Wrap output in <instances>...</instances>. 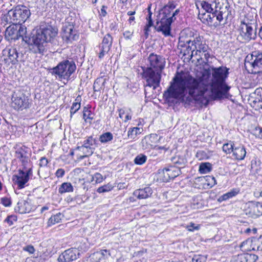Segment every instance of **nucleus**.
<instances>
[{
    "instance_id": "27",
    "label": "nucleus",
    "mask_w": 262,
    "mask_h": 262,
    "mask_svg": "<svg viewBox=\"0 0 262 262\" xmlns=\"http://www.w3.org/2000/svg\"><path fill=\"white\" fill-rule=\"evenodd\" d=\"M73 187L70 183L64 182L59 187L58 192L63 194L66 192H73Z\"/></svg>"
},
{
    "instance_id": "51",
    "label": "nucleus",
    "mask_w": 262,
    "mask_h": 262,
    "mask_svg": "<svg viewBox=\"0 0 262 262\" xmlns=\"http://www.w3.org/2000/svg\"><path fill=\"white\" fill-rule=\"evenodd\" d=\"M93 179L96 183H100L103 180L102 176L99 173H96L93 177Z\"/></svg>"
},
{
    "instance_id": "56",
    "label": "nucleus",
    "mask_w": 262,
    "mask_h": 262,
    "mask_svg": "<svg viewBox=\"0 0 262 262\" xmlns=\"http://www.w3.org/2000/svg\"><path fill=\"white\" fill-rule=\"evenodd\" d=\"M48 163V159L45 157H41L39 160V166L40 167H45L47 166V164Z\"/></svg>"
},
{
    "instance_id": "12",
    "label": "nucleus",
    "mask_w": 262,
    "mask_h": 262,
    "mask_svg": "<svg viewBox=\"0 0 262 262\" xmlns=\"http://www.w3.org/2000/svg\"><path fill=\"white\" fill-rule=\"evenodd\" d=\"M180 12L179 9H177L172 14V16L168 18H162L160 21L157 20L155 29L158 32H162L165 36L170 35L171 25L173 21V17L177 15Z\"/></svg>"
},
{
    "instance_id": "18",
    "label": "nucleus",
    "mask_w": 262,
    "mask_h": 262,
    "mask_svg": "<svg viewBox=\"0 0 262 262\" xmlns=\"http://www.w3.org/2000/svg\"><path fill=\"white\" fill-rule=\"evenodd\" d=\"M32 171L31 168L26 171L23 170H19L18 175L16 176V180L15 184H16L19 189L23 188L25 184L29 180V176L32 174Z\"/></svg>"
},
{
    "instance_id": "48",
    "label": "nucleus",
    "mask_w": 262,
    "mask_h": 262,
    "mask_svg": "<svg viewBox=\"0 0 262 262\" xmlns=\"http://www.w3.org/2000/svg\"><path fill=\"white\" fill-rule=\"evenodd\" d=\"M186 229L188 231L193 232L194 230H199L200 229V225H195L193 223H190L189 225L186 226Z\"/></svg>"
},
{
    "instance_id": "36",
    "label": "nucleus",
    "mask_w": 262,
    "mask_h": 262,
    "mask_svg": "<svg viewBox=\"0 0 262 262\" xmlns=\"http://www.w3.org/2000/svg\"><path fill=\"white\" fill-rule=\"evenodd\" d=\"M94 115L91 111L86 107H84L83 110V118L85 121H89L90 123L94 119Z\"/></svg>"
},
{
    "instance_id": "26",
    "label": "nucleus",
    "mask_w": 262,
    "mask_h": 262,
    "mask_svg": "<svg viewBox=\"0 0 262 262\" xmlns=\"http://www.w3.org/2000/svg\"><path fill=\"white\" fill-rule=\"evenodd\" d=\"M239 192L238 188H234L230 190L228 192L222 195L219 199L220 201H226L233 196H236Z\"/></svg>"
},
{
    "instance_id": "10",
    "label": "nucleus",
    "mask_w": 262,
    "mask_h": 262,
    "mask_svg": "<svg viewBox=\"0 0 262 262\" xmlns=\"http://www.w3.org/2000/svg\"><path fill=\"white\" fill-rule=\"evenodd\" d=\"M161 72L150 68H146L144 70L143 76L146 81V86H152L154 89L159 86L161 79Z\"/></svg>"
},
{
    "instance_id": "20",
    "label": "nucleus",
    "mask_w": 262,
    "mask_h": 262,
    "mask_svg": "<svg viewBox=\"0 0 262 262\" xmlns=\"http://www.w3.org/2000/svg\"><path fill=\"white\" fill-rule=\"evenodd\" d=\"M30 150L25 146H22L16 149L15 157L19 159L23 165H25L29 161Z\"/></svg>"
},
{
    "instance_id": "9",
    "label": "nucleus",
    "mask_w": 262,
    "mask_h": 262,
    "mask_svg": "<svg viewBox=\"0 0 262 262\" xmlns=\"http://www.w3.org/2000/svg\"><path fill=\"white\" fill-rule=\"evenodd\" d=\"M255 23H249L247 20L241 22L238 39L243 42H247L256 38V31L253 29Z\"/></svg>"
},
{
    "instance_id": "31",
    "label": "nucleus",
    "mask_w": 262,
    "mask_h": 262,
    "mask_svg": "<svg viewBox=\"0 0 262 262\" xmlns=\"http://www.w3.org/2000/svg\"><path fill=\"white\" fill-rule=\"evenodd\" d=\"M151 135L145 137L141 141L142 147L144 149H149L153 148L154 145L151 143Z\"/></svg>"
},
{
    "instance_id": "21",
    "label": "nucleus",
    "mask_w": 262,
    "mask_h": 262,
    "mask_svg": "<svg viewBox=\"0 0 262 262\" xmlns=\"http://www.w3.org/2000/svg\"><path fill=\"white\" fill-rule=\"evenodd\" d=\"M15 212H17L20 214H24L30 212L33 210V207L30 201L28 200H20L17 206L15 207Z\"/></svg>"
},
{
    "instance_id": "3",
    "label": "nucleus",
    "mask_w": 262,
    "mask_h": 262,
    "mask_svg": "<svg viewBox=\"0 0 262 262\" xmlns=\"http://www.w3.org/2000/svg\"><path fill=\"white\" fill-rule=\"evenodd\" d=\"M191 42V47L188 45L187 50L190 49L191 50V57L196 55L199 57L198 60H202L205 58L204 62L207 63L208 59L210 57L211 49L209 46L203 40L202 36H198L194 38L193 40H190L186 41V43L189 45Z\"/></svg>"
},
{
    "instance_id": "5",
    "label": "nucleus",
    "mask_w": 262,
    "mask_h": 262,
    "mask_svg": "<svg viewBox=\"0 0 262 262\" xmlns=\"http://www.w3.org/2000/svg\"><path fill=\"white\" fill-rule=\"evenodd\" d=\"M30 14V10L26 6H17L9 10L6 15L3 16L2 20L9 24H20L25 23Z\"/></svg>"
},
{
    "instance_id": "43",
    "label": "nucleus",
    "mask_w": 262,
    "mask_h": 262,
    "mask_svg": "<svg viewBox=\"0 0 262 262\" xmlns=\"http://www.w3.org/2000/svg\"><path fill=\"white\" fill-rule=\"evenodd\" d=\"M227 8V5L225 6V8H223V9H217L216 12H214L215 13V18L217 20L219 23L221 22V21L223 19V10L224 9H226Z\"/></svg>"
},
{
    "instance_id": "7",
    "label": "nucleus",
    "mask_w": 262,
    "mask_h": 262,
    "mask_svg": "<svg viewBox=\"0 0 262 262\" xmlns=\"http://www.w3.org/2000/svg\"><path fill=\"white\" fill-rule=\"evenodd\" d=\"M245 66L252 74L262 73V52H253L245 58Z\"/></svg>"
},
{
    "instance_id": "40",
    "label": "nucleus",
    "mask_w": 262,
    "mask_h": 262,
    "mask_svg": "<svg viewBox=\"0 0 262 262\" xmlns=\"http://www.w3.org/2000/svg\"><path fill=\"white\" fill-rule=\"evenodd\" d=\"M205 182L204 185H207L209 187H212L216 184L215 178L211 176H206L203 178Z\"/></svg>"
},
{
    "instance_id": "38",
    "label": "nucleus",
    "mask_w": 262,
    "mask_h": 262,
    "mask_svg": "<svg viewBox=\"0 0 262 262\" xmlns=\"http://www.w3.org/2000/svg\"><path fill=\"white\" fill-rule=\"evenodd\" d=\"M113 139V134L110 132H106L100 136L99 140L102 143H106Z\"/></svg>"
},
{
    "instance_id": "29",
    "label": "nucleus",
    "mask_w": 262,
    "mask_h": 262,
    "mask_svg": "<svg viewBox=\"0 0 262 262\" xmlns=\"http://www.w3.org/2000/svg\"><path fill=\"white\" fill-rule=\"evenodd\" d=\"M110 256V252L107 250H101L92 255L93 258L98 259V260L105 258Z\"/></svg>"
},
{
    "instance_id": "6",
    "label": "nucleus",
    "mask_w": 262,
    "mask_h": 262,
    "mask_svg": "<svg viewBox=\"0 0 262 262\" xmlns=\"http://www.w3.org/2000/svg\"><path fill=\"white\" fill-rule=\"evenodd\" d=\"M0 61L7 66L15 65L25 61L24 54L18 52L16 48L8 46L2 51Z\"/></svg>"
},
{
    "instance_id": "11",
    "label": "nucleus",
    "mask_w": 262,
    "mask_h": 262,
    "mask_svg": "<svg viewBox=\"0 0 262 262\" xmlns=\"http://www.w3.org/2000/svg\"><path fill=\"white\" fill-rule=\"evenodd\" d=\"M97 146V140L90 136L86 137L82 141L78 143L77 149L85 154L83 157H88L92 155Z\"/></svg>"
},
{
    "instance_id": "64",
    "label": "nucleus",
    "mask_w": 262,
    "mask_h": 262,
    "mask_svg": "<svg viewBox=\"0 0 262 262\" xmlns=\"http://www.w3.org/2000/svg\"><path fill=\"white\" fill-rule=\"evenodd\" d=\"M66 201L68 203H72L73 202H75L74 198H72L70 196L67 197Z\"/></svg>"
},
{
    "instance_id": "24",
    "label": "nucleus",
    "mask_w": 262,
    "mask_h": 262,
    "mask_svg": "<svg viewBox=\"0 0 262 262\" xmlns=\"http://www.w3.org/2000/svg\"><path fill=\"white\" fill-rule=\"evenodd\" d=\"M152 193V190L149 187L136 190L134 192V195L139 199H145L149 197Z\"/></svg>"
},
{
    "instance_id": "42",
    "label": "nucleus",
    "mask_w": 262,
    "mask_h": 262,
    "mask_svg": "<svg viewBox=\"0 0 262 262\" xmlns=\"http://www.w3.org/2000/svg\"><path fill=\"white\" fill-rule=\"evenodd\" d=\"M159 173L163 174V181L168 182L170 180H171L170 178V176H169V172H168V168L167 167L164 168L161 171L159 170Z\"/></svg>"
},
{
    "instance_id": "37",
    "label": "nucleus",
    "mask_w": 262,
    "mask_h": 262,
    "mask_svg": "<svg viewBox=\"0 0 262 262\" xmlns=\"http://www.w3.org/2000/svg\"><path fill=\"white\" fill-rule=\"evenodd\" d=\"M147 156L140 154L138 155L134 159V163L138 165H142L144 164L147 161Z\"/></svg>"
},
{
    "instance_id": "47",
    "label": "nucleus",
    "mask_w": 262,
    "mask_h": 262,
    "mask_svg": "<svg viewBox=\"0 0 262 262\" xmlns=\"http://www.w3.org/2000/svg\"><path fill=\"white\" fill-rule=\"evenodd\" d=\"M195 157L199 160H201L206 159L207 157V155L205 151L199 150L197 151Z\"/></svg>"
},
{
    "instance_id": "8",
    "label": "nucleus",
    "mask_w": 262,
    "mask_h": 262,
    "mask_svg": "<svg viewBox=\"0 0 262 262\" xmlns=\"http://www.w3.org/2000/svg\"><path fill=\"white\" fill-rule=\"evenodd\" d=\"M11 103V106L18 111H22L31 106L32 100L29 96H27L23 92L20 91L13 92Z\"/></svg>"
},
{
    "instance_id": "46",
    "label": "nucleus",
    "mask_w": 262,
    "mask_h": 262,
    "mask_svg": "<svg viewBox=\"0 0 262 262\" xmlns=\"http://www.w3.org/2000/svg\"><path fill=\"white\" fill-rule=\"evenodd\" d=\"M253 243L256 245V247H253V250L262 251V237L256 240Z\"/></svg>"
},
{
    "instance_id": "23",
    "label": "nucleus",
    "mask_w": 262,
    "mask_h": 262,
    "mask_svg": "<svg viewBox=\"0 0 262 262\" xmlns=\"http://www.w3.org/2000/svg\"><path fill=\"white\" fill-rule=\"evenodd\" d=\"M246 155V151L243 145L236 144L232 152V156L237 160H243Z\"/></svg>"
},
{
    "instance_id": "34",
    "label": "nucleus",
    "mask_w": 262,
    "mask_h": 262,
    "mask_svg": "<svg viewBox=\"0 0 262 262\" xmlns=\"http://www.w3.org/2000/svg\"><path fill=\"white\" fill-rule=\"evenodd\" d=\"M168 168V172H169V176H170V179H173L178 177L181 172L180 168L174 166H170Z\"/></svg>"
},
{
    "instance_id": "22",
    "label": "nucleus",
    "mask_w": 262,
    "mask_h": 262,
    "mask_svg": "<svg viewBox=\"0 0 262 262\" xmlns=\"http://www.w3.org/2000/svg\"><path fill=\"white\" fill-rule=\"evenodd\" d=\"M17 29V24H12L8 27L5 32V39L8 41L18 39Z\"/></svg>"
},
{
    "instance_id": "61",
    "label": "nucleus",
    "mask_w": 262,
    "mask_h": 262,
    "mask_svg": "<svg viewBox=\"0 0 262 262\" xmlns=\"http://www.w3.org/2000/svg\"><path fill=\"white\" fill-rule=\"evenodd\" d=\"M171 10L167 9L165 11L164 10V7L162 9V11H163V17L162 18H168L169 17L168 15H169Z\"/></svg>"
},
{
    "instance_id": "25",
    "label": "nucleus",
    "mask_w": 262,
    "mask_h": 262,
    "mask_svg": "<svg viewBox=\"0 0 262 262\" xmlns=\"http://www.w3.org/2000/svg\"><path fill=\"white\" fill-rule=\"evenodd\" d=\"M258 256L254 254L244 253L239 255L240 262H255Z\"/></svg>"
},
{
    "instance_id": "1",
    "label": "nucleus",
    "mask_w": 262,
    "mask_h": 262,
    "mask_svg": "<svg viewBox=\"0 0 262 262\" xmlns=\"http://www.w3.org/2000/svg\"><path fill=\"white\" fill-rule=\"evenodd\" d=\"M212 79L211 90L209 85L201 79H196L188 73L177 72L170 82L167 90L170 97L180 99L185 101V95L188 92L191 97L186 98V102L189 103L191 98L195 101H200L205 105H208L210 97L214 99L228 98L230 95L228 91L230 86L225 82L229 74V69L226 67L212 68Z\"/></svg>"
},
{
    "instance_id": "15",
    "label": "nucleus",
    "mask_w": 262,
    "mask_h": 262,
    "mask_svg": "<svg viewBox=\"0 0 262 262\" xmlns=\"http://www.w3.org/2000/svg\"><path fill=\"white\" fill-rule=\"evenodd\" d=\"M148 66L147 68H150L162 72L165 66V58L160 55L151 53L148 57Z\"/></svg>"
},
{
    "instance_id": "53",
    "label": "nucleus",
    "mask_w": 262,
    "mask_h": 262,
    "mask_svg": "<svg viewBox=\"0 0 262 262\" xmlns=\"http://www.w3.org/2000/svg\"><path fill=\"white\" fill-rule=\"evenodd\" d=\"M210 14H207V17H206V20L208 21V23H212L213 21V19L215 18V13L214 12H209Z\"/></svg>"
},
{
    "instance_id": "49",
    "label": "nucleus",
    "mask_w": 262,
    "mask_h": 262,
    "mask_svg": "<svg viewBox=\"0 0 262 262\" xmlns=\"http://www.w3.org/2000/svg\"><path fill=\"white\" fill-rule=\"evenodd\" d=\"M1 203L5 207H9L11 204V201L10 198L4 197L1 198Z\"/></svg>"
},
{
    "instance_id": "16",
    "label": "nucleus",
    "mask_w": 262,
    "mask_h": 262,
    "mask_svg": "<svg viewBox=\"0 0 262 262\" xmlns=\"http://www.w3.org/2000/svg\"><path fill=\"white\" fill-rule=\"evenodd\" d=\"M245 212L253 218L259 217L262 215V204L255 201L249 202L246 204Z\"/></svg>"
},
{
    "instance_id": "45",
    "label": "nucleus",
    "mask_w": 262,
    "mask_h": 262,
    "mask_svg": "<svg viewBox=\"0 0 262 262\" xmlns=\"http://www.w3.org/2000/svg\"><path fill=\"white\" fill-rule=\"evenodd\" d=\"M207 259V256L202 255H195L192 260L193 262H206Z\"/></svg>"
},
{
    "instance_id": "57",
    "label": "nucleus",
    "mask_w": 262,
    "mask_h": 262,
    "mask_svg": "<svg viewBox=\"0 0 262 262\" xmlns=\"http://www.w3.org/2000/svg\"><path fill=\"white\" fill-rule=\"evenodd\" d=\"M23 250L27 251L30 254H33L35 251V249L33 246L28 245L23 247Z\"/></svg>"
},
{
    "instance_id": "59",
    "label": "nucleus",
    "mask_w": 262,
    "mask_h": 262,
    "mask_svg": "<svg viewBox=\"0 0 262 262\" xmlns=\"http://www.w3.org/2000/svg\"><path fill=\"white\" fill-rule=\"evenodd\" d=\"M65 173V171L63 169L59 168L56 171L55 174L58 178H62Z\"/></svg>"
},
{
    "instance_id": "54",
    "label": "nucleus",
    "mask_w": 262,
    "mask_h": 262,
    "mask_svg": "<svg viewBox=\"0 0 262 262\" xmlns=\"http://www.w3.org/2000/svg\"><path fill=\"white\" fill-rule=\"evenodd\" d=\"M13 221H16V217L15 216H9L5 219V222H7L9 226L13 224Z\"/></svg>"
},
{
    "instance_id": "33",
    "label": "nucleus",
    "mask_w": 262,
    "mask_h": 262,
    "mask_svg": "<svg viewBox=\"0 0 262 262\" xmlns=\"http://www.w3.org/2000/svg\"><path fill=\"white\" fill-rule=\"evenodd\" d=\"M142 130V128L138 127L130 128L127 132V136L130 139H134L137 135L141 133Z\"/></svg>"
},
{
    "instance_id": "50",
    "label": "nucleus",
    "mask_w": 262,
    "mask_h": 262,
    "mask_svg": "<svg viewBox=\"0 0 262 262\" xmlns=\"http://www.w3.org/2000/svg\"><path fill=\"white\" fill-rule=\"evenodd\" d=\"M83 198L85 199V200H83L82 196L77 195L74 197L75 202L78 204H81L84 203L87 198H85L86 197L85 196H84Z\"/></svg>"
},
{
    "instance_id": "35",
    "label": "nucleus",
    "mask_w": 262,
    "mask_h": 262,
    "mask_svg": "<svg viewBox=\"0 0 262 262\" xmlns=\"http://www.w3.org/2000/svg\"><path fill=\"white\" fill-rule=\"evenodd\" d=\"M235 145L236 144L234 142L230 141L223 144L222 147L223 150L226 154H230L232 153Z\"/></svg>"
},
{
    "instance_id": "19",
    "label": "nucleus",
    "mask_w": 262,
    "mask_h": 262,
    "mask_svg": "<svg viewBox=\"0 0 262 262\" xmlns=\"http://www.w3.org/2000/svg\"><path fill=\"white\" fill-rule=\"evenodd\" d=\"M79 255V251L76 248H70L65 250L58 258L59 262H66L76 260Z\"/></svg>"
},
{
    "instance_id": "52",
    "label": "nucleus",
    "mask_w": 262,
    "mask_h": 262,
    "mask_svg": "<svg viewBox=\"0 0 262 262\" xmlns=\"http://www.w3.org/2000/svg\"><path fill=\"white\" fill-rule=\"evenodd\" d=\"M176 6L173 2H169L166 5L164 6V10L166 11L167 9L173 10Z\"/></svg>"
},
{
    "instance_id": "17",
    "label": "nucleus",
    "mask_w": 262,
    "mask_h": 262,
    "mask_svg": "<svg viewBox=\"0 0 262 262\" xmlns=\"http://www.w3.org/2000/svg\"><path fill=\"white\" fill-rule=\"evenodd\" d=\"M113 37L110 34H107L99 46V58L102 59L110 50L113 43Z\"/></svg>"
},
{
    "instance_id": "44",
    "label": "nucleus",
    "mask_w": 262,
    "mask_h": 262,
    "mask_svg": "<svg viewBox=\"0 0 262 262\" xmlns=\"http://www.w3.org/2000/svg\"><path fill=\"white\" fill-rule=\"evenodd\" d=\"M259 92V91L257 89L255 91L254 95L257 94V97H256L255 99L253 100V103L254 104L257 103V106L262 108V98L261 97V95L258 96Z\"/></svg>"
},
{
    "instance_id": "28",
    "label": "nucleus",
    "mask_w": 262,
    "mask_h": 262,
    "mask_svg": "<svg viewBox=\"0 0 262 262\" xmlns=\"http://www.w3.org/2000/svg\"><path fill=\"white\" fill-rule=\"evenodd\" d=\"M212 169V164L209 162L201 163L199 166V171L202 174L210 172Z\"/></svg>"
},
{
    "instance_id": "14",
    "label": "nucleus",
    "mask_w": 262,
    "mask_h": 262,
    "mask_svg": "<svg viewBox=\"0 0 262 262\" xmlns=\"http://www.w3.org/2000/svg\"><path fill=\"white\" fill-rule=\"evenodd\" d=\"M62 37L67 42H72L79 38V34L77 30L74 29V26L70 24H66L62 29Z\"/></svg>"
},
{
    "instance_id": "60",
    "label": "nucleus",
    "mask_w": 262,
    "mask_h": 262,
    "mask_svg": "<svg viewBox=\"0 0 262 262\" xmlns=\"http://www.w3.org/2000/svg\"><path fill=\"white\" fill-rule=\"evenodd\" d=\"M133 32L130 31H125L123 33V36L126 39H130L133 35Z\"/></svg>"
},
{
    "instance_id": "55",
    "label": "nucleus",
    "mask_w": 262,
    "mask_h": 262,
    "mask_svg": "<svg viewBox=\"0 0 262 262\" xmlns=\"http://www.w3.org/2000/svg\"><path fill=\"white\" fill-rule=\"evenodd\" d=\"M150 7H148V14L146 18L147 21V24H148V26H153V21L151 19L152 12L150 10Z\"/></svg>"
},
{
    "instance_id": "62",
    "label": "nucleus",
    "mask_w": 262,
    "mask_h": 262,
    "mask_svg": "<svg viewBox=\"0 0 262 262\" xmlns=\"http://www.w3.org/2000/svg\"><path fill=\"white\" fill-rule=\"evenodd\" d=\"M75 183L76 184H80L81 185H84L85 183V181L84 179H81V178H75Z\"/></svg>"
},
{
    "instance_id": "30",
    "label": "nucleus",
    "mask_w": 262,
    "mask_h": 262,
    "mask_svg": "<svg viewBox=\"0 0 262 262\" xmlns=\"http://www.w3.org/2000/svg\"><path fill=\"white\" fill-rule=\"evenodd\" d=\"M172 161L176 165L175 166L179 168L184 167L187 163V160L182 157H174Z\"/></svg>"
},
{
    "instance_id": "32",
    "label": "nucleus",
    "mask_w": 262,
    "mask_h": 262,
    "mask_svg": "<svg viewBox=\"0 0 262 262\" xmlns=\"http://www.w3.org/2000/svg\"><path fill=\"white\" fill-rule=\"evenodd\" d=\"M63 216L64 215L60 212L54 215H52L49 219L48 225L51 226L56 223H59L61 221Z\"/></svg>"
},
{
    "instance_id": "58",
    "label": "nucleus",
    "mask_w": 262,
    "mask_h": 262,
    "mask_svg": "<svg viewBox=\"0 0 262 262\" xmlns=\"http://www.w3.org/2000/svg\"><path fill=\"white\" fill-rule=\"evenodd\" d=\"M100 81V79H96L94 83V85H93V89H94V90L95 92H96V91H100V85H99V82Z\"/></svg>"
},
{
    "instance_id": "63",
    "label": "nucleus",
    "mask_w": 262,
    "mask_h": 262,
    "mask_svg": "<svg viewBox=\"0 0 262 262\" xmlns=\"http://www.w3.org/2000/svg\"><path fill=\"white\" fill-rule=\"evenodd\" d=\"M119 112V117L120 118H122L123 115L125 114V110L123 108L118 109Z\"/></svg>"
},
{
    "instance_id": "41",
    "label": "nucleus",
    "mask_w": 262,
    "mask_h": 262,
    "mask_svg": "<svg viewBox=\"0 0 262 262\" xmlns=\"http://www.w3.org/2000/svg\"><path fill=\"white\" fill-rule=\"evenodd\" d=\"M113 187L111 185L108 184L107 185H104L101 187H99L97 189V191L98 193L108 192L111 191L113 189Z\"/></svg>"
},
{
    "instance_id": "39",
    "label": "nucleus",
    "mask_w": 262,
    "mask_h": 262,
    "mask_svg": "<svg viewBox=\"0 0 262 262\" xmlns=\"http://www.w3.org/2000/svg\"><path fill=\"white\" fill-rule=\"evenodd\" d=\"M80 98L79 99V97H77L75 99L76 102H74L71 106L70 110L71 117L77 111H78L80 108Z\"/></svg>"
},
{
    "instance_id": "13",
    "label": "nucleus",
    "mask_w": 262,
    "mask_h": 262,
    "mask_svg": "<svg viewBox=\"0 0 262 262\" xmlns=\"http://www.w3.org/2000/svg\"><path fill=\"white\" fill-rule=\"evenodd\" d=\"M226 0H200L198 2L202 8L207 12H216L217 9H223Z\"/></svg>"
},
{
    "instance_id": "2",
    "label": "nucleus",
    "mask_w": 262,
    "mask_h": 262,
    "mask_svg": "<svg viewBox=\"0 0 262 262\" xmlns=\"http://www.w3.org/2000/svg\"><path fill=\"white\" fill-rule=\"evenodd\" d=\"M18 39L21 37L22 40L26 43H31V50L35 53H42L46 50L48 42H50L57 34V30L48 24H42L31 38L27 39L26 36L27 28L21 24L17 25Z\"/></svg>"
},
{
    "instance_id": "4",
    "label": "nucleus",
    "mask_w": 262,
    "mask_h": 262,
    "mask_svg": "<svg viewBox=\"0 0 262 262\" xmlns=\"http://www.w3.org/2000/svg\"><path fill=\"white\" fill-rule=\"evenodd\" d=\"M76 69V66L73 61L64 60L52 68L50 72L57 79L68 81Z\"/></svg>"
}]
</instances>
